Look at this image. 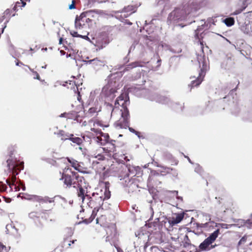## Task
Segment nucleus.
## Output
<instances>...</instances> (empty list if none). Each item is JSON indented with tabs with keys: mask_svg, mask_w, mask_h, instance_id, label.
I'll list each match as a JSON object with an SVG mask.
<instances>
[{
	"mask_svg": "<svg viewBox=\"0 0 252 252\" xmlns=\"http://www.w3.org/2000/svg\"><path fill=\"white\" fill-rule=\"evenodd\" d=\"M15 151V148L14 146H10L8 147V156L9 158L10 159H12L14 161H16L17 162H20L19 160H17L16 159H14L13 158V155L14 154V153Z\"/></svg>",
	"mask_w": 252,
	"mask_h": 252,
	"instance_id": "nucleus-27",
	"label": "nucleus"
},
{
	"mask_svg": "<svg viewBox=\"0 0 252 252\" xmlns=\"http://www.w3.org/2000/svg\"><path fill=\"white\" fill-rule=\"evenodd\" d=\"M104 184L105 187L104 190H103V195H104L105 198L109 199L111 196V191L109 190L110 184L109 182H105Z\"/></svg>",
	"mask_w": 252,
	"mask_h": 252,
	"instance_id": "nucleus-21",
	"label": "nucleus"
},
{
	"mask_svg": "<svg viewBox=\"0 0 252 252\" xmlns=\"http://www.w3.org/2000/svg\"><path fill=\"white\" fill-rule=\"evenodd\" d=\"M72 35L74 36V37H79L80 35L77 33V32H74L72 33Z\"/></svg>",
	"mask_w": 252,
	"mask_h": 252,
	"instance_id": "nucleus-47",
	"label": "nucleus"
},
{
	"mask_svg": "<svg viewBox=\"0 0 252 252\" xmlns=\"http://www.w3.org/2000/svg\"><path fill=\"white\" fill-rule=\"evenodd\" d=\"M182 10L176 8L171 12L168 17V21H175L181 18Z\"/></svg>",
	"mask_w": 252,
	"mask_h": 252,
	"instance_id": "nucleus-15",
	"label": "nucleus"
},
{
	"mask_svg": "<svg viewBox=\"0 0 252 252\" xmlns=\"http://www.w3.org/2000/svg\"><path fill=\"white\" fill-rule=\"evenodd\" d=\"M61 179L63 180L64 185L67 188H77L82 185L83 183L85 182V179L83 176H80L78 172L72 171V169L68 166L64 168Z\"/></svg>",
	"mask_w": 252,
	"mask_h": 252,
	"instance_id": "nucleus-3",
	"label": "nucleus"
},
{
	"mask_svg": "<svg viewBox=\"0 0 252 252\" xmlns=\"http://www.w3.org/2000/svg\"><path fill=\"white\" fill-rule=\"evenodd\" d=\"M84 218H85L84 219V220H83V221H84V222H85L86 223H87V222L85 221V219H88V218H86V216H84Z\"/></svg>",
	"mask_w": 252,
	"mask_h": 252,
	"instance_id": "nucleus-57",
	"label": "nucleus"
},
{
	"mask_svg": "<svg viewBox=\"0 0 252 252\" xmlns=\"http://www.w3.org/2000/svg\"><path fill=\"white\" fill-rule=\"evenodd\" d=\"M199 42H200L199 46H200V48L201 49V53L200 54L198 53L197 54V60H198L199 63H200L202 62L203 63V65H204L205 57V54H204V51H203L204 44L203 43V41H201L200 40Z\"/></svg>",
	"mask_w": 252,
	"mask_h": 252,
	"instance_id": "nucleus-18",
	"label": "nucleus"
},
{
	"mask_svg": "<svg viewBox=\"0 0 252 252\" xmlns=\"http://www.w3.org/2000/svg\"><path fill=\"white\" fill-rule=\"evenodd\" d=\"M35 213H34V212H32L30 214V216L31 218H33V217H34V215H35Z\"/></svg>",
	"mask_w": 252,
	"mask_h": 252,
	"instance_id": "nucleus-51",
	"label": "nucleus"
},
{
	"mask_svg": "<svg viewBox=\"0 0 252 252\" xmlns=\"http://www.w3.org/2000/svg\"><path fill=\"white\" fill-rule=\"evenodd\" d=\"M252 245L250 236L245 234L239 240L237 246L238 252H252L250 246Z\"/></svg>",
	"mask_w": 252,
	"mask_h": 252,
	"instance_id": "nucleus-7",
	"label": "nucleus"
},
{
	"mask_svg": "<svg viewBox=\"0 0 252 252\" xmlns=\"http://www.w3.org/2000/svg\"><path fill=\"white\" fill-rule=\"evenodd\" d=\"M184 217V214L183 213L178 214L175 218H172V220H170V223L172 225L177 224L181 221Z\"/></svg>",
	"mask_w": 252,
	"mask_h": 252,
	"instance_id": "nucleus-23",
	"label": "nucleus"
},
{
	"mask_svg": "<svg viewBox=\"0 0 252 252\" xmlns=\"http://www.w3.org/2000/svg\"><path fill=\"white\" fill-rule=\"evenodd\" d=\"M129 104V98L126 93L121 94L115 101L114 106L109 103H105L107 109L114 110L118 109L119 110H128L127 105Z\"/></svg>",
	"mask_w": 252,
	"mask_h": 252,
	"instance_id": "nucleus-4",
	"label": "nucleus"
},
{
	"mask_svg": "<svg viewBox=\"0 0 252 252\" xmlns=\"http://www.w3.org/2000/svg\"><path fill=\"white\" fill-rule=\"evenodd\" d=\"M21 2H20L22 4V5H20V7H24L25 5L26 4V2L23 1L22 0H21Z\"/></svg>",
	"mask_w": 252,
	"mask_h": 252,
	"instance_id": "nucleus-50",
	"label": "nucleus"
},
{
	"mask_svg": "<svg viewBox=\"0 0 252 252\" xmlns=\"http://www.w3.org/2000/svg\"><path fill=\"white\" fill-rule=\"evenodd\" d=\"M244 1H247V0H244Z\"/></svg>",
	"mask_w": 252,
	"mask_h": 252,
	"instance_id": "nucleus-64",
	"label": "nucleus"
},
{
	"mask_svg": "<svg viewBox=\"0 0 252 252\" xmlns=\"http://www.w3.org/2000/svg\"><path fill=\"white\" fill-rule=\"evenodd\" d=\"M109 43V40L106 36H99L95 41L94 46L96 47V50H100L105 48Z\"/></svg>",
	"mask_w": 252,
	"mask_h": 252,
	"instance_id": "nucleus-12",
	"label": "nucleus"
},
{
	"mask_svg": "<svg viewBox=\"0 0 252 252\" xmlns=\"http://www.w3.org/2000/svg\"><path fill=\"white\" fill-rule=\"evenodd\" d=\"M94 157L97 158L99 160H104L105 159L104 156L101 154H98Z\"/></svg>",
	"mask_w": 252,
	"mask_h": 252,
	"instance_id": "nucleus-37",
	"label": "nucleus"
},
{
	"mask_svg": "<svg viewBox=\"0 0 252 252\" xmlns=\"http://www.w3.org/2000/svg\"><path fill=\"white\" fill-rule=\"evenodd\" d=\"M20 64H22V63H21V62H20V63H19V62H17V63H16V65H20Z\"/></svg>",
	"mask_w": 252,
	"mask_h": 252,
	"instance_id": "nucleus-55",
	"label": "nucleus"
},
{
	"mask_svg": "<svg viewBox=\"0 0 252 252\" xmlns=\"http://www.w3.org/2000/svg\"><path fill=\"white\" fill-rule=\"evenodd\" d=\"M95 124H96L97 125L99 126H107V125H103L102 123H101V121H97L95 122Z\"/></svg>",
	"mask_w": 252,
	"mask_h": 252,
	"instance_id": "nucleus-45",
	"label": "nucleus"
},
{
	"mask_svg": "<svg viewBox=\"0 0 252 252\" xmlns=\"http://www.w3.org/2000/svg\"><path fill=\"white\" fill-rule=\"evenodd\" d=\"M6 182L7 184L9 186L11 190H14L15 191H18L20 190L19 186H17L15 183H11L9 179H6Z\"/></svg>",
	"mask_w": 252,
	"mask_h": 252,
	"instance_id": "nucleus-26",
	"label": "nucleus"
},
{
	"mask_svg": "<svg viewBox=\"0 0 252 252\" xmlns=\"http://www.w3.org/2000/svg\"><path fill=\"white\" fill-rule=\"evenodd\" d=\"M69 140L72 142L76 143L78 145H80L82 143V139L80 137H73V136H70Z\"/></svg>",
	"mask_w": 252,
	"mask_h": 252,
	"instance_id": "nucleus-30",
	"label": "nucleus"
},
{
	"mask_svg": "<svg viewBox=\"0 0 252 252\" xmlns=\"http://www.w3.org/2000/svg\"><path fill=\"white\" fill-rule=\"evenodd\" d=\"M128 129H129V130L130 132H132V133H135L136 135H138V136H139V134H140V132H139L136 131V130H135V129H134L133 128L130 127H129V126H128Z\"/></svg>",
	"mask_w": 252,
	"mask_h": 252,
	"instance_id": "nucleus-40",
	"label": "nucleus"
},
{
	"mask_svg": "<svg viewBox=\"0 0 252 252\" xmlns=\"http://www.w3.org/2000/svg\"><path fill=\"white\" fill-rule=\"evenodd\" d=\"M121 117L115 123L117 126L121 128H126L129 126L130 114L129 111H118Z\"/></svg>",
	"mask_w": 252,
	"mask_h": 252,
	"instance_id": "nucleus-8",
	"label": "nucleus"
},
{
	"mask_svg": "<svg viewBox=\"0 0 252 252\" xmlns=\"http://www.w3.org/2000/svg\"><path fill=\"white\" fill-rule=\"evenodd\" d=\"M224 23L228 27H230L234 24L235 21L233 18L229 17L224 20Z\"/></svg>",
	"mask_w": 252,
	"mask_h": 252,
	"instance_id": "nucleus-28",
	"label": "nucleus"
},
{
	"mask_svg": "<svg viewBox=\"0 0 252 252\" xmlns=\"http://www.w3.org/2000/svg\"><path fill=\"white\" fill-rule=\"evenodd\" d=\"M91 131H94V133H96V136L100 134L101 133L102 131L100 129H96L94 128H91Z\"/></svg>",
	"mask_w": 252,
	"mask_h": 252,
	"instance_id": "nucleus-36",
	"label": "nucleus"
},
{
	"mask_svg": "<svg viewBox=\"0 0 252 252\" xmlns=\"http://www.w3.org/2000/svg\"><path fill=\"white\" fill-rule=\"evenodd\" d=\"M82 186L77 187L78 188L77 195L82 199V202L84 203L86 200L87 199V196H90V195L88 194V192Z\"/></svg>",
	"mask_w": 252,
	"mask_h": 252,
	"instance_id": "nucleus-17",
	"label": "nucleus"
},
{
	"mask_svg": "<svg viewBox=\"0 0 252 252\" xmlns=\"http://www.w3.org/2000/svg\"><path fill=\"white\" fill-rule=\"evenodd\" d=\"M105 144L102 150L106 155L113 156L114 158H119L120 160L129 161L127 157L126 156L127 152L124 143H120V146L116 145V141L111 139Z\"/></svg>",
	"mask_w": 252,
	"mask_h": 252,
	"instance_id": "nucleus-2",
	"label": "nucleus"
},
{
	"mask_svg": "<svg viewBox=\"0 0 252 252\" xmlns=\"http://www.w3.org/2000/svg\"><path fill=\"white\" fill-rule=\"evenodd\" d=\"M23 190H25V187H24V188H23Z\"/></svg>",
	"mask_w": 252,
	"mask_h": 252,
	"instance_id": "nucleus-63",
	"label": "nucleus"
},
{
	"mask_svg": "<svg viewBox=\"0 0 252 252\" xmlns=\"http://www.w3.org/2000/svg\"><path fill=\"white\" fill-rule=\"evenodd\" d=\"M90 22L87 20L84 13H82L79 16H77L75 19V26L77 29H83L89 26Z\"/></svg>",
	"mask_w": 252,
	"mask_h": 252,
	"instance_id": "nucleus-9",
	"label": "nucleus"
},
{
	"mask_svg": "<svg viewBox=\"0 0 252 252\" xmlns=\"http://www.w3.org/2000/svg\"><path fill=\"white\" fill-rule=\"evenodd\" d=\"M31 70L32 72L33 75L34 76L33 78L34 79H37L38 80H41L40 76L37 71H34L33 69H31Z\"/></svg>",
	"mask_w": 252,
	"mask_h": 252,
	"instance_id": "nucleus-35",
	"label": "nucleus"
},
{
	"mask_svg": "<svg viewBox=\"0 0 252 252\" xmlns=\"http://www.w3.org/2000/svg\"><path fill=\"white\" fill-rule=\"evenodd\" d=\"M52 206V208H50V209H49V210H52V209L53 208V206Z\"/></svg>",
	"mask_w": 252,
	"mask_h": 252,
	"instance_id": "nucleus-60",
	"label": "nucleus"
},
{
	"mask_svg": "<svg viewBox=\"0 0 252 252\" xmlns=\"http://www.w3.org/2000/svg\"><path fill=\"white\" fill-rule=\"evenodd\" d=\"M167 169H168V171H169V170H170V168H167Z\"/></svg>",
	"mask_w": 252,
	"mask_h": 252,
	"instance_id": "nucleus-62",
	"label": "nucleus"
},
{
	"mask_svg": "<svg viewBox=\"0 0 252 252\" xmlns=\"http://www.w3.org/2000/svg\"><path fill=\"white\" fill-rule=\"evenodd\" d=\"M167 97L164 96L158 95L157 96V101L159 103H164L166 102Z\"/></svg>",
	"mask_w": 252,
	"mask_h": 252,
	"instance_id": "nucleus-31",
	"label": "nucleus"
},
{
	"mask_svg": "<svg viewBox=\"0 0 252 252\" xmlns=\"http://www.w3.org/2000/svg\"><path fill=\"white\" fill-rule=\"evenodd\" d=\"M246 225H247L249 227H252V214L250 219L248 220L246 222Z\"/></svg>",
	"mask_w": 252,
	"mask_h": 252,
	"instance_id": "nucleus-38",
	"label": "nucleus"
},
{
	"mask_svg": "<svg viewBox=\"0 0 252 252\" xmlns=\"http://www.w3.org/2000/svg\"><path fill=\"white\" fill-rule=\"evenodd\" d=\"M21 3L17 2L12 9H7L5 11V14L8 17L14 16L16 15V11L18 10L17 7H20Z\"/></svg>",
	"mask_w": 252,
	"mask_h": 252,
	"instance_id": "nucleus-19",
	"label": "nucleus"
},
{
	"mask_svg": "<svg viewBox=\"0 0 252 252\" xmlns=\"http://www.w3.org/2000/svg\"><path fill=\"white\" fill-rule=\"evenodd\" d=\"M115 247L117 250V252H123V250L119 247L115 246Z\"/></svg>",
	"mask_w": 252,
	"mask_h": 252,
	"instance_id": "nucleus-49",
	"label": "nucleus"
},
{
	"mask_svg": "<svg viewBox=\"0 0 252 252\" xmlns=\"http://www.w3.org/2000/svg\"><path fill=\"white\" fill-rule=\"evenodd\" d=\"M52 206V208H50V209H49V210H52V209L53 208V206Z\"/></svg>",
	"mask_w": 252,
	"mask_h": 252,
	"instance_id": "nucleus-61",
	"label": "nucleus"
},
{
	"mask_svg": "<svg viewBox=\"0 0 252 252\" xmlns=\"http://www.w3.org/2000/svg\"><path fill=\"white\" fill-rule=\"evenodd\" d=\"M234 83L235 84H236V87L235 88L234 90H236L237 88V87L238 86L239 84V81H238V80L236 79L235 81V82Z\"/></svg>",
	"mask_w": 252,
	"mask_h": 252,
	"instance_id": "nucleus-48",
	"label": "nucleus"
},
{
	"mask_svg": "<svg viewBox=\"0 0 252 252\" xmlns=\"http://www.w3.org/2000/svg\"><path fill=\"white\" fill-rule=\"evenodd\" d=\"M91 24L98 20L99 15L103 13L101 10H90L83 12Z\"/></svg>",
	"mask_w": 252,
	"mask_h": 252,
	"instance_id": "nucleus-10",
	"label": "nucleus"
},
{
	"mask_svg": "<svg viewBox=\"0 0 252 252\" xmlns=\"http://www.w3.org/2000/svg\"><path fill=\"white\" fill-rule=\"evenodd\" d=\"M220 233V229L218 228L200 244L199 249L201 251H207L215 248L217 245H213L212 244L215 241Z\"/></svg>",
	"mask_w": 252,
	"mask_h": 252,
	"instance_id": "nucleus-6",
	"label": "nucleus"
},
{
	"mask_svg": "<svg viewBox=\"0 0 252 252\" xmlns=\"http://www.w3.org/2000/svg\"><path fill=\"white\" fill-rule=\"evenodd\" d=\"M62 41H63V38H60V40H59V44H62Z\"/></svg>",
	"mask_w": 252,
	"mask_h": 252,
	"instance_id": "nucleus-54",
	"label": "nucleus"
},
{
	"mask_svg": "<svg viewBox=\"0 0 252 252\" xmlns=\"http://www.w3.org/2000/svg\"><path fill=\"white\" fill-rule=\"evenodd\" d=\"M205 74L206 72L204 69L203 68H201L197 78H195V77H190L191 79L194 78V79L192 80L191 81L190 84L189 85V87L190 88V91H191L194 87H197L200 85L204 79Z\"/></svg>",
	"mask_w": 252,
	"mask_h": 252,
	"instance_id": "nucleus-11",
	"label": "nucleus"
},
{
	"mask_svg": "<svg viewBox=\"0 0 252 252\" xmlns=\"http://www.w3.org/2000/svg\"><path fill=\"white\" fill-rule=\"evenodd\" d=\"M105 0H89L88 2L89 4H93V3L95 2H97L99 3H102L103 2H105Z\"/></svg>",
	"mask_w": 252,
	"mask_h": 252,
	"instance_id": "nucleus-39",
	"label": "nucleus"
},
{
	"mask_svg": "<svg viewBox=\"0 0 252 252\" xmlns=\"http://www.w3.org/2000/svg\"><path fill=\"white\" fill-rule=\"evenodd\" d=\"M122 136H123L122 134H119V137H122Z\"/></svg>",
	"mask_w": 252,
	"mask_h": 252,
	"instance_id": "nucleus-59",
	"label": "nucleus"
},
{
	"mask_svg": "<svg viewBox=\"0 0 252 252\" xmlns=\"http://www.w3.org/2000/svg\"><path fill=\"white\" fill-rule=\"evenodd\" d=\"M3 198L4 199L5 202L7 203H10L11 201V199L10 198H6L5 197H3Z\"/></svg>",
	"mask_w": 252,
	"mask_h": 252,
	"instance_id": "nucleus-46",
	"label": "nucleus"
},
{
	"mask_svg": "<svg viewBox=\"0 0 252 252\" xmlns=\"http://www.w3.org/2000/svg\"><path fill=\"white\" fill-rule=\"evenodd\" d=\"M1 248L2 249H4L5 250H6V247H5V246H3V245H0V249H1Z\"/></svg>",
	"mask_w": 252,
	"mask_h": 252,
	"instance_id": "nucleus-52",
	"label": "nucleus"
},
{
	"mask_svg": "<svg viewBox=\"0 0 252 252\" xmlns=\"http://www.w3.org/2000/svg\"><path fill=\"white\" fill-rule=\"evenodd\" d=\"M73 79L74 80V77H73ZM63 85L66 86L68 89H73L74 91H75V88H76L77 90H78V82H76L75 80H69L68 81H66Z\"/></svg>",
	"mask_w": 252,
	"mask_h": 252,
	"instance_id": "nucleus-20",
	"label": "nucleus"
},
{
	"mask_svg": "<svg viewBox=\"0 0 252 252\" xmlns=\"http://www.w3.org/2000/svg\"><path fill=\"white\" fill-rule=\"evenodd\" d=\"M89 110H90V111L93 110V108H90Z\"/></svg>",
	"mask_w": 252,
	"mask_h": 252,
	"instance_id": "nucleus-58",
	"label": "nucleus"
},
{
	"mask_svg": "<svg viewBox=\"0 0 252 252\" xmlns=\"http://www.w3.org/2000/svg\"><path fill=\"white\" fill-rule=\"evenodd\" d=\"M58 135L61 138V140L63 141L69 139L70 136H73V134L66 133L63 130H60L58 133Z\"/></svg>",
	"mask_w": 252,
	"mask_h": 252,
	"instance_id": "nucleus-25",
	"label": "nucleus"
},
{
	"mask_svg": "<svg viewBox=\"0 0 252 252\" xmlns=\"http://www.w3.org/2000/svg\"><path fill=\"white\" fill-rule=\"evenodd\" d=\"M77 245V240L72 239L71 236L64 238L63 242V247L65 249H73Z\"/></svg>",
	"mask_w": 252,
	"mask_h": 252,
	"instance_id": "nucleus-13",
	"label": "nucleus"
},
{
	"mask_svg": "<svg viewBox=\"0 0 252 252\" xmlns=\"http://www.w3.org/2000/svg\"><path fill=\"white\" fill-rule=\"evenodd\" d=\"M79 117V116H78L77 114L76 115V118H75V120H76L77 121H79V119L78 118ZM80 121H81V120H80Z\"/></svg>",
	"mask_w": 252,
	"mask_h": 252,
	"instance_id": "nucleus-53",
	"label": "nucleus"
},
{
	"mask_svg": "<svg viewBox=\"0 0 252 252\" xmlns=\"http://www.w3.org/2000/svg\"><path fill=\"white\" fill-rule=\"evenodd\" d=\"M245 9V8H243L242 9H239L238 10H235V11L234 12V13L232 14L233 15H237L241 13V12Z\"/></svg>",
	"mask_w": 252,
	"mask_h": 252,
	"instance_id": "nucleus-44",
	"label": "nucleus"
},
{
	"mask_svg": "<svg viewBox=\"0 0 252 252\" xmlns=\"http://www.w3.org/2000/svg\"><path fill=\"white\" fill-rule=\"evenodd\" d=\"M59 199L60 198L58 196H55L52 198L45 196L44 197H38L37 200L42 204L49 203L51 206H55L57 200Z\"/></svg>",
	"mask_w": 252,
	"mask_h": 252,
	"instance_id": "nucleus-14",
	"label": "nucleus"
},
{
	"mask_svg": "<svg viewBox=\"0 0 252 252\" xmlns=\"http://www.w3.org/2000/svg\"><path fill=\"white\" fill-rule=\"evenodd\" d=\"M75 0H72V3L69 5V8L70 9H74L75 8Z\"/></svg>",
	"mask_w": 252,
	"mask_h": 252,
	"instance_id": "nucleus-43",
	"label": "nucleus"
},
{
	"mask_svg": "<svg viewBox=\"0 0 252 252\" xmlns=\"http://www.w3.org/2000/svg\"><path fill=\"white\" fill-rule=\"evenodd\" d=\"M7 167L9 172L12 173V176L9 179L11 183H15L16 181V175L19 173L24 169V162H18L14 161L12 159L8 158L6 160Z\"/></svg>",
	"mask_w": 252,
	"mask_h": 252,
	"instance_id": "nucleus-5",
	"label": "nucleus"
},
{
	"mask_svg": "<svg viewBox=\"0 0 252 252\" xmlns=\"http://www.w3.org/2000/svg\"><path fill=\"white\" fill-rule=\"evenodd\" d=\"M108 199L104 197L103 195V190L101 189L99 192L93 193L91 196H87V204L91 209H94L92 211L91 216L88 219H85V221L87 223L91 222L95 218L97 213L100 210L103 211L101 208L103 201Z\"/></svg>",
	"mask_w": 252,
	"mask_h": 252,
	"instance_id": "nucleus-1",
	"label": "nucleus"
},
{
	"mask_svg": "<svg viewBox=\"0 0 252 252\" xmlns=\"http://www.w3.org/2000/svg\"><path fill=\"white\" fill-rule=\"evenodd\" d=\"M185 238L187 239V241H186L184 244V247L187 248L189 246H190L191 247H192L193 248H194V249L193 250V251H194L193 252H196V249L195 248L194 246L191 245L190 242V240L189 239L188 235L185 236Z\"/></svg>",
	"mask_w": 252,
	"mask_h": 252,
	"instance_id": "nucleus-29",
	"label": "nucleus"
},
{
	"mask_svg": "<svg viewBox=\"0 0 252 252\" xmlns=\"http://www.w3.org/2000/svg\"><path fill=\"white\" fill-rule=\"evenodd\" d=\"M96 223L99 224L101 226L105 225L107 222V218L105 215L101 214L96 219Z\"/></svg>",
	"mask_w": 252,
	"mask_h": 252,
	"instance_id": "nucleus-24",
	"label": "nucleus"
},
{
	"mask_svg": "<svg viewBox=\"0 0 252 252\" xmlns=\"http://www.w3.org/2000/svg\"><path fill=\"white\" fill-rule=\"evenodd\" d=\"M96 141L101 145H104L107 142L110 141L109 135L108 133L101 132L100 134L96 136Z\"/></svg>",
	"mask_w": 252,
	"mask_h": 252,
	"instance_id": "nucleus-16",
	"label": "nucleus"
},
{
	"mask_svg": "<svg viewBox=\"0 0 252 252\" xmlns=\"http://www.w3.org/2000/svg\"><path fill=\"white\" fill-rule=\"evenodd\" d=\"M142 65L140 64V63L138 62H133L128 65H127V66L126 68H133L137 66H141Z\"/></svg>",
	"mask_w": 252,
	"mask_h": 252,
	"instance_id": "nucleus-32",
	"label": "nucleus"
},
{
	"mask_svg": "<svg viewBox=\"0 0 252 252\" xmlns=\"http://www.w3.org/2000/svg\"><path fill=\"white\" fill-rule=\"evenodd\" d=\"M111 91H112V93H114L115 92V90H113V89H111Z\"/></svg>",
	"mask_w": 252,
	"mask_h": 252,
	"instance_id": "nucleus-56",
	"label": "nucleus"
},
{
	"mask_svg": "<svg viewBox=\"0 0 252 252\" xmlns=\"http://www.w3.org/2000/svg\"><path fill=\"white\" fill-rule=\"evenodd\" d=\"M210 222H206L204 223H200L198 224V226L201 228H206L210 226Z\"/></svg>",
	"mask_w": 252,
	"mask_h": 252,
	"instance_id": "nucleus-41",
	"label": "nucleus"
},
{
	"mask_svg": "<svg viewBox=\"0 0 252 252\" xmlns=\"http://www.w3.org/2000/svg\"><path fill=\"white\" fill-rule=\"evenodd\" d=\"M77 91H78V90ZM77 99L82 104V107L81 108H83V104H82V98H81V94H80V92L79 91H78Z\"/></svg>",
	"mask_w": 252,
	"mask_h": 252,
	"instance_id": "nucleus-42",
	"label": "nucleus"
},
{
	"mask_svg": "<svg viewBox=\"0 0 252 252\" xmlns=\"http://www.w3.org/2000/svg\"><path fill=\"white\" fill-rule=\"evenodd\" d=\"M7 189V186L2 182L0 181V193L4 192Z\"/></svg>",
	"mask_w": 252,
	"mask_h": 252,
	"instance_id": "nucleus-33",
	"label": "nucleus"
},
{
	"mask_svg": "<svg viewBox=\"0 0 252 252\" xmlns=\"http://www.w3.org/2000/svg\"><path fill=\"white\" fill-rule=\"evenodd\" d=\"M67 160L70 163L71 166L76 170H77L79 172H82V166L79 164L77 161L73 159H70L69 158H67Z\"/></svg>",
	"mask_w": 252,
	"mask_h": 252,
	"instance_id": "nucleus-22",
	"label": "nucleus"
},
{
	"mask_svg": "<svg viewBox=\"0 0 252 252\" xmlns=\"http://www.w3.org/2000/svg\"><path fill=\"white\" fill-rule=\"evenodd\" d=\"M211 223H213V224H215V226L216 227H220L221 228H227V226H228V224H225V223H215L214 221H212Z\"/></svg>",
	"mask_w": 252,
	"mask_h": 252,
	"instance_id": "nucleus-34",
	"label": "nucleus"
}]
</instances>
